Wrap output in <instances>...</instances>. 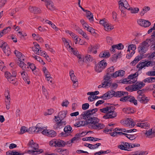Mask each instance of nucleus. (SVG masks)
Segmentation results:
<instances>
[{
	"label": "nucleus",
	"mask_w": 155,
	"mask_h": 155,
	"mask_svg": "<svg viewBox=\"0 0 155 155\" xmlns=\"http://www.w3.org/2000/svg\"><path fill=\"white\" fill-rule=\"evenodd\" d=\"M92 121V123L90 126L94 130H99L103 128L104 127V125L103 124L99 123L100 120L97 117H95Z\"/></svg>",
	"instance_id": "nucleus-1"
},
{
	"label": "nucleus",
	"mask_w": 155,
	"mask_h": 155,
	"mask_svg": "<svg viewBox=\"0 0 155 155\" xmlns=\"http://www.w3.org/2000/svg\"><path fill=\"white\" fill-rule=\"evenodd\" d=\"M49 145L55 147H63L65 145V142L60 139H53L49 142Z\"/></svg>",
	"instance_id": "nucleus-2"
},
{
	"label": "nucleus",
	"mask_w": 155,
	"mask_h": 155,
	"mask_svg": "<svg viewBox=\"0 0 155 155\" xmlns=\"http://www.w3.org/2000/svg\"><path fill=\"white\" fill-rule=\"evenodd\" d=\"M64 130V132H62L60 134L59 136L60 137H66L69 136H72L71 134L72 133L73 130L70 125H68L65 126Z\"/></svg>",
	"instance_id": "nucleus-3"
},
{
	"label": "nucleus",
	"mask_w": 155,
	"mask_h": 155,
	"mask_svg": "<svg viewBox=\"0 0 155 155\" xmlns=\"http://www.w3.org/2000/svg\"><path fill=\"white\" fill-rule=\"evenodd\" d=\"M107 64L106 61L103 59L99 63L95 64V70L98 72H100L105 68Z\"/></svg>",
	"instance_id": "nucleus-4"
},
{
	"label": "nucleus",
	"mask_w": 155,
	"mask_h": 155,
	"mask_svg": "<svg viewBox=\"0 0 155 155\" xmlns=\"http://www.w3.org/2000/svg\"><path fill=\"white\" fill-rule=\"evenodd\" d=\"M155 64V62L150 61H145L140 62L137 64V67L138 68V71L141 70L145 67L152 66Z\"/></svg>",
	"instance_id": "nucleus-5"
},
{
	"label": "nucleus",
	"mask_w": 155,
	"mask_h": 155,
	"mask_svg": "<svg viewBox=\"0 0 155 155\" xmlns=\"http://www.w3.org/2000/svg\"><path fill=\"white\" fill-rule=\"evenodd\" d=\"M81 116L83 117V118L84 119L86 120L84 121H80V123H81V124H82L81 126H84L88 124L89 127L90 128H91V126L90 125H91V123H92V121H93L92 118H90V117L87 116V115L86 116H84V112H83L81 114Z\"/></svg>",
	"instance_id": "nucleus-6"
},
{
	"label": "nucleus",
	"mask_w": 155,
	"mask_h": 155,
	"mask_svg": "<svg viewBox=\"0 0 155 155\" xmlns=\"http://www.w3.org/2000/svg\"><path fill=\"white\" fill-rule=\"evenodd\" d=\"M148 44L146 41H144L142 45L138 48L139 52L141 55H143L146 52L148 46Z\"/></svg>",
	"instance_id": "nucleus-7"
},
{
	"label": "nucleus",
	"mask_w": 155,
	"mask_h": 155,
	"mask_svg": "<svg viewBox=\"0 0 155 155\" xmlns=\"http://www.w3.org/2000/svg\"><path fill=\"white\" fill-rule=\"evenodd\" d=\"M44 128L43 127H39L38 126V124L36 127H32L29 128L28 130V132L30 134L39 133L42 132Z\"/></svg>",
	"instance_id": "nucleus-8"
},
{
	"label": "nucleus",
	"mask_w": 155,
	"mask_h": 155,
	"mask_svg": "<svg viewBox=\"0 0 155 155\" xmlns=\"http://www.w3.org/2000/svg\"><path fill=\"white\" fill-rule=\"evenodd\" d=\"M111 75L107 74L104 77V81L102 83L103 85H105V87H110L111 84V81L110 80Z\"/></svg>",
	"instance_id": "nucleus-9"
},
{
	"label": "nucleus",
	"mask_w": 155,
	"mask_h": 155,
	"mask_svg": "<svg viewBox=\"0 0 155 155\" xmlns=\"http://www.w3.org/2000/svg\"><path fill=\"white\" fill-rule=\"evenodd\" d=\"M115 92L112 90L109 91L104 94L102 96L100 97V98H103L104 100L109 99L113 97H115Z\"/></svg>",
	"instance_id": "nucleus-10"
},
{
	"label": "nucleus",
	"mask_w": 155,
	"mask_h": 155,
	"mask_svg": "<svg viewBox=\"0 0 155 155\" xmlns=\"http://www.w3.org/2000/svg\"><path fill=\"white\" fill-rule=\"evenodd\" d=\"M115 109V108L114 107V109H113V110H111L110 111V110L109 112H108L103 117V118L105 119H112L116 117L117 115V114L116 112L114 111Z\"/></svg>",
	"instance_id": "nucleus-11"
},
{
	"label": "nucleus",
	"mask_w": 155,
	"mask_h": 155,
	"mask_svg": "<svg viewBox=\"0 0 155 155\" xmlns=\"http://www.w3.org/2000/svg\"><path fill=\"white\" fill-rule=\"evenodd\" d=\"M98 109L97 108H95L92 110H89L85 111L84 112V116H87L90 117V118L91 117L92 120H93L94 118L95 117H94L93 114L97 112V111Z\"/></svg>",
	"instance_id": "nucleus-12"
},
{
	"label": "nucleus",
	"mask_w": 155,
	"mask_h": 155,
	"mask_svg": "<svg viewBox=\"0 0 155 155\" xmlns=\"http://www.w3.org/2000/svg\"><path fill=\"white\" fill-rule=\"evenodd\" d=\"M70 76L71 77V80L72 81L73 84V86L75 87H77L78 86V80L77 77L75 75L74 73V71L73 70H71L69 72Z\"/></svg>",
	"instance_id": "nucleus-13"
},
{
	"label": "nucleus",
	"mask_w": 155,
	"mask_h": 155,
	"mask_svg": "<svg viewBox=\"0 0 155 155\" xmlns=\"http://www.w3.org/2000/svg\"><path fill=\"white\" fill-rule=\"evenodd\" d=\"M41 133L42 134L50 137H54L56 136L57 134L56 132L54 130H48L43 129Z\"/></svg>",
	"instance_id": "nucleus-14"
},
{
	"label": "nucleus",
	"mask_w": 155,
	"mask_h": 155,
	"mask_svg": "<svg viewBox=\"0 0 155 155\" xmlns=\"http://www.w3.org/2000/svg\"><path fill=\"white\" fill-rule=\"evenodd\" d=\"M121 143V144L119 145L118 147L122 150H128L127 148L129 149L131 148V145H130L127 142H122Z\"/></svg>",
	"instance_id": "nucleus-15"
},
{
	"label": "nucleus",
	"mask_w": 155,
	"mask_h": 155,
	"mask_svg": "<svg viewBox=\"0 0 155 155\" xmlns=\"http://www.w3.org/2000/svg\"><path fill=\"white\" fill-rule=\"evenodd\" d=\"M137 99L140 103L144 104L147 103L149 101L145 95H138Z\"/></svg>",
	"instance_id": "nucleus-16"
},
{
	"label": "nucleus",
	"mask_w": 155,
	"mask_h": 155,
	"mask_svg": "<svg viewBox=\"0 0 155 155\" xmlns=\"http://www.w3.org/2000/svg\"><path fill=\"white\" fill-rule=\"evenodd\" d=\"M54 119L56 122V123L55 124V125L56 126V128H60L62 125H65L66 124L65 121H63L62 120H59L57 119V117L56 116L54 117Z\"/></svg>",
	"instance_id": "nucleus-17"
},
{
	"label": "nucleus",
	"mask_w": 155,
	"mask_h": 155,
	"mask_svg": "<svg viewBox=\"0 0 155 155\" xmlns=\"http://www.w3.org/2000/svg\"><path fill=\"white\" fill-rule=\"evenodd\" d=\"M145 85V84L143 83V82H137L134 85V88L133 90L136 91L141 89Z\"/></svg>",
	"instance_id": "nucleus-18"
},
{
	"label": "nucleus",
	"mask_w": 155,
	"mask_h": 155,
	"mask_svg": "<svg viewBox=\"0 0 155 155\" xmlns=\"http://www.w3.org/2000/svg\"><path fill=\"white\" fill-rule=\"evenodd\" d=\"M28 9L31 12L34 14H39L41 12V11L40 8L36 7H33L30 6Z\"/></svg>",
	"instance_id": "nucleus-19"
},
{
	"label": "nucleus",
	"mask_w": 155,
	"mask_h": 155,
	"mask_svg": "<svg viewBox=\"0 0 155 155\" xmlns=\"http://www.w3.org/2000/svg\"><path fill=\"white\" fill-rule=\"evenodd\" d=\"M46 5L47 7L51 11L54 9V7L52 2L50 0H45Z\"/></svg>",
	"instance_id": "nucleus-20"
},
{
	"label": "nucleus",
	"mask_w": 155,
	"mask_h": 155,
	"mask_svg": "<svg viewBox=\"0 0 155 155\" xmlns=\"http://www.w3.org/2000/svg\"><path fill=\"white\" fill-rule=\"evenodd\" d=\"M114 109V106H111L109 107H106L103 108L101 109L100 110L101 112L104 113H106L107 114L108 112H109L110 110V111L111 110H113V109Z\"/></svg>",
	"instance_id": "nucleus-21"
},
{
	"label": "nucleus",
	"mask_w": 155,
	"mask_h": 155,
	"mask_svg": "<svg viewBox=\"0 0 155 155\" xmlns=\"http://www.w3.org/2000/svg\"><path fill=\"white\" fill-rule=\"evenodd\" d=\"M67 111H61L59 112L57 117V119L59 120H63L66 117Z\"/></svg>",
	"instance_id": "nucleus-22"
},
{
	"label": "nucleus",
	"mask_w": 155,
	"mask_h": 155,
	"mask_svg": "<svg viewBox=\"0 0 155 155\" xmlns=\"http://www.w3.org/2000/svg\"><path fill=\"white\" fill-rule=\"evenodd\" d=\"M43 151L42 149H39V150H28L25 151V153H28L33 155H36L42 153Z\"/></svg>",
	"instance_id": "nucleus-23"
},
{
	"label": "nucleus",
	"mask_w": 155,
	"mask_h": 155,
	"mask_svg": "<svg viewBox=\"0 0 155 155\" xmlns=\"http://www.w3.org/2000/svg\"><path fill=\"white\" fill-rule=\"evenodd\" d=\"M123 111L127 114H131L134 113L133 108L128 107L124 108L123 109Z\"/></svg>",
	"instance_id": "nucleus-24"
},
{
	"label": "nucleus",
	"mask_w": 155,
	"mask_h": 155,
	"mask_svg": "<svg viewBox=\"0 0 155 155\" xmlns=\"http://www.w3.org/2000/svg\"><path fill=\"white\" fill-rule=\"evenodd\" d=\"M14 53L15 55L18 58L19 61L22 60L23 61L24 60V57L23 55H22V53L19 51L15 50L14 51Z\"/></svg>",
	"instance_id": "nucleus-25"
},
{
	"label": "nucleus",
	"mask_w": 155,
	"mask_h": 155,
	"mask_svg": "<svg viewBox=\"0 0 155 155\" xmlns=\"http://www.w3.org/2000/svg\"><path fill=\"white\" fill-rule=\"evenodd\" d=\"M143 55L141 54L140 55H138L136 57L134 60L131 62L130 64L132 65H135L139 61L142 59Z\"/></svg>",
	"instance_id": "nucleus-26"
},
{
	"label": "nucleus",
	"mask_w": 155,
	"mask_h": 155,
	"mask_svg": "<svg viewBox=\"0 0 155 155\" xmlns=\"http://www.w3.org/2000/svg\"><path fill=\"white\" fill-rule=\"evenodd\" d=\"M118 3L120 5H121V6L125 8L126 9H128L127 8L129 5L126 0H119Z\"/></svg>",
	"instance_id": "nucleus-27"
},
{
	"label": "nucleus",
	"mask_w": 155,
	"mask_h": 155,
	"mask_svg": "<svg viewBox=\"0 0 155 155\" xmlns=\"http://www.w3.org/2000/svg\"><path fill=\"white\" fill-rule=\"evenodd\" d=\"M98 48V46L97 45L93 46L91 45L90 47L88 48V51L89 52H92L94 54H96L97 53V49Z\"/></svg>",
	"instance_id": "nucleus-28"
},
{
	"label": "nucleus",
	"mask_w": 155,
	"mask_h": 155,
	"mask_svg": "<svg viewBox=\"0 0 155 155\" xmlns=\"http://www.w3.org/2000/svg\"><path fill=\"white\" fill-rule=\"evenodd\" d=\"M110 54L107 51H102L101 52L99 55V56L101 58H108L110 57Z\"/></svg>",
	"instance_id": "nucleus-29"
},
{
	"label": "nucleus",
	"mask_w": 155,
	"mask_h": 155,
	"mask_svg": "<svg viewBox=\"0 0 155 155\" xmlns=\"http://www.w3.org/2000/svg\"><path fill=\"white\" fill-rule=\"evenodd\" d=\"M145 134L147 135V137L150 138H151L155 136V134H153L152 129L147 131Z\"/></svg>",
	"instance_id": "nucleus-30"
},
{
	"label": "nucleus",
	"mask_w": 155,
	"mask_h": 155,
	"mask_svg": "<svg viewBox=\"0 0 155 155\" xmlns=\"http://www.w3.org/2000/svg\"><path fill=\"white\" fill-rule=\"evenodd\" d=\"M143 81L145 83H152L155 81V77H150L145 79Z\"/></svg>",
	"instance_id": "nucleus-31"
},
{
	"label": "nucleus",
	"mask_w": 155,
	"mask_h": 155,
	"mask_svg": "<svg viewBox=\"0 0 155 155\" xmlns=\"http://www.w3.org/2000/svg\"><path fill=\"white\" fill-rule=\"evenodd\" d=\"M137 127L146 129L147 127H148L149 124L146 122L143 123H137Z\"/></svg>",
	"instance_id": "nucleus-32"
},
{
	"label": "nucleus",
	"mask_w": 155,
	"mask_h": 155,
	"mask_svg": "<svg viewBox=\"0 0 155 155\" xmlns=\"http://www.w3.org/2000/svg\"><path fill=\"white\" fill-rule=\"evenodd\" d=\"M5 77L8 79L9 81H13V79H11L13 76L10 72L6 71L5 73Z\"/></svg>",
	"instance_id": "nucleus-33"
},
{
	"label": "nucleus",
	"mask_w": 155,
	"mask_h": 155,
	"mask_svg": "<svg viewBox=\"0 0 155 155\" xmlns=\"http://www.w3.org/2000/svg\"><path fill=\"white\" fill-rule=\"evenodd\" d=\"M129 101L131 103H133L135 105L137 104V101L135 99L134 97L132 96H130V98H129Z\"/></svg>",
	"instance_id": "nucleus-34"
},
{
	"label": "nucleus",
	"mask_w": 155,
	"mask_h": 155,
	"mask_svg": "<svg viewBox=\"0 0 155 155\" xmlns=\"http://www.w3.org/2000/svg\"><path fill=\"white\" fill-rule=\"evenodd\" d=\"M150 9V8L148 6H145L143 8L142 11L140 12V15L143 16L145 13H146L148 11H149Z\"/></svg>",
	"instance_id": "nucleus-35"
},
{
	"label": "nucleus",
	"mask_w": 155,
	"mask_h": 155,
	"mask_svg": "<svg viewBox=\"0 0 155 155\" xmlns=\"http://www.w3.org/2000/svg\"><path fill=\"white\" fill-rule=\"evenodd\" d=\"M3 49L4 53L8 56L11 54V52L10 48L7 47V48H3Z\"/></svg>",
	"instance_id": "nucleus-36"
},
{
	"label": "nucleus",
	"mask_w": 155,
	"mask_h": 155,
	"mask_svg": "<svg viewBox=\"0 0 155 155\" xmlns=\"http://www.w3.org/2000/svg\"><path fill=\"white\" fill-rule=\"evenodd\" d=\"M120 53L118 54H114L111 58V59L112 61L115 62L117 59L119 58V56H120Z\"/></svg>",
	"instance_id": "nucleus-37"
},
{
	"label": "nucleus",
	"mask_w": 155,
	"mask_h": 155,
	"mask_svg": "<svg viewBox=\"0 0 155 155\" xmlns=\"http://www.w3.org/2000/svg\"><path fill=\"white\" fill-rule=\"evenodd\" d=\"M128 10H130L131 13H137L139 11V9L138 8H129L127 9Z\"/></svg>",
	"instance_id": "nucleus-38"
},
{
	"label": "nucleus",
	"mask_w": 155,
	"mask_h": 155,
	"mask_svg": "<svg viewBox=\"0 0 155 155\" xmlns=\"http://www.w3.org/2000/svg\"><path fill=\"white\" fill-rule=\"evenodd\" d=\"M114 68L113 66H111L110 68H108L107 70V74L111 75L112 74V73L114 71Z\"/></svg>",
	"instance_id": "nucleus-39"
},
{
	"label": "nucleus",
	"mask_w": 155,
	"mask_h": 155,
	"mask_svg": "<svg viewBox=\"0 0 155 155\" xmlns=\"http://www.w3.org/2000/svg\"><path fill=\"white\" fill-rule=\"evenodd\" d=\"M7 44L6 42H4L3 41L0 40V47L3 49L4 48H7Z\"/></svg>",
	"instance_id": "nucleus-40"
},
{
	"label": "nucleus",
	"mask_w": 155,
	"mask_h": 155,
	"mask_svg": "<svg viewBox=\"0 0 155 155\" xmlns=\"http://www.w3.org/2000/svg\"><path fill=\"white\" fill-rule=\"evenodd\" d=\"M115 48L118 50H122L124 48V45L122 43H119L117 45H114Z\"/></svg>",
	"instance_id": "nucleus-41"
},
{
	"label": "nucleus",
	"mask_w": 155,
	"mask_h": 155,
	"mask_svg": "<svg viewBox=\"0 0 155 155\" xmlns=\"http://www.w3.org/2000/svg\"><path fill=\"white\" fill-rule=\"evenodd\" d=\"M85 62H86V61L88 62L91 61L93 60V57L90 55L87 54L85 56Z\"/></svg>",
	"instance_id": "nucleus-42"
},
{
	"label": "nucleus",
	"mask_w": 155,
	"mask_h": 155,
	"mask_svg": "<svg viewBox=\"0 0 155 155\" xmlns=\"http://www.w3.org/2000/svg\"><path fill=\"white\" fill-rule=\"evenodd\" d=\"M28 132V130L26 129V127L25 126H22L20 129V132L19 134H23L26 132Z\"/></svg>",
	"instance_id": "nucleus-43"
},
{
	"label": "nucleus",
	"mask_w": 155,
	"mask_h": 155,
	"mask_svg": "<svg viewBox=\"0 0 155 155\" xmlns=\"http://www.w3.org/2000/svg\"><path fill=\"white\" fill-rule=\"evenodd\" d=\"M27 64L28 65L29 68V67L31 69L32 71H34L35 70L36 67L35 64L30 62H28Z\"/></svg>",
	"instance_id": "nucleus-44"
},
{
	"label": "nucleus",
	"mask_w": 155,
	"mask_h": 155,
	"mask_svg": "<svg viewBox=\"0 0 155 155\" xmlns=\"http://www.w3.org/2000/svg\"><path fill=\"white\" fill-rule=\"evenodd\" d=\"M41 49L39 45L37 44V45H35V46L34 47L32 48V50L33 51L35 52H38Z\"/></svg>",
	"instance_id": "nucleus-45"
},
{
	"label": "nucleus",
	"mask_w": 155,
	"mask_h": 155,
	"mask_svg": "<svg viewBox=\"0 0 155 155\" xmlns=\"http://www.w3.org/2000/svg\"><path fill=\"white\" fill-rule=\"evenodd\" d=\"M115 97H120L123 95V91H117L115 92Z\"/></svg>",
	"instance_id": "nucleus-46"
},
{
	"label": "nucleus",
	"mask_w": 155,
	"mask_h": 155,
	"mask_svg": "<svg viewBox=\"0 0 155 155\" xmlns=\"http://www.w3.org/2000/svg\"><path fill=\"white\" fill-rule=\"evenodd\" d=\"M34 58H35L36 60L39 61L40 63L42 64H45V63L43 60L41 58L38 56H35L34 57Z\"/></svg>",
	"instance_id": "nucleus-47"
},
{
	"label": "nucleus",
	"mask_w": 155,
	"mask_h": 155,
	"mask_svg": "<svg viewBox=\"0 0 155 155\" xmlns=\"http://www.w3.org/2000/svg\"><path fill=\"white\" fill-rule=\"evenodd\" d=\"M133 88H134V85H130L126 87L125 88L128 91L132 92L133 91H135V90H133Z\"/></svg>",
	"instance_id": "nucleus-48"
},
{
	"label": "nucleus",
	"mask_w": 155,
	"mask_h": 155,
	"mask_svg": "<svg viewBox=\"0 0 155 155\" xmlns=\"http://www.w3.org/2000/svg\"><path fill=\"white\" fill-rule=\"evenodd\" d=\"M137 73V72L133 74H131L128 76V78L130 79L131 80H132L133 79H135V78H136V77H137L138 75V73H137V74H136Z\"/></svg>",
	"instance_id": "nucleus-49"
},
{
	"label": "nucleus",
	"mask_w": 155,
	"mask_h": 155,
	"mask_svg": "<svg viewBox=\"0 0 155 155\" xmlns=\"http://www.w3.org/2000/svg\"><path fill=\"white\" fill-rule=\"evenodd\" d=\"M130 95L128 96H125L124 97H122L120 98V101H129V98H130Z\"/></svg>",
	"instance_id": "nucleus-50"
},
{
	"label": "nucleus",
	"mask_w": 155,
	"mask_h": 155,
	"mask_svg": "<svg viewBox=\"0 0 155 155\" xmlns=\"http://www.w3.org/2000/svg\"><path fill=\"white\" fill-rule=\"evenodd\" d=\"M32 148L33 149L36 150H39L38 148L39 147V145L37 143H34L33 145H32L31 146Z\"/></svg>",
	"instance_id": "nucleus-51"
},
{
	"label": "nucleus",
	"mask_w": 155,
	"mask_h": 155,
	"mask_svg": "<svg viewBox=\"0 0 155 155\" xmlns=\"http://www.w3.org/2000/svg\"><path fill=\"white\" fill-rule=\"evenodd\" d=\"M108 22L106 21V19L105 18H104L102 20H101L100 21V24L103 25L104 27L107 24Z\"/></svg>",
	"instance_id": "nucleus-52"
},
{
	"label": "nucleus",
	"mask_w": 155,
	"mask_h": 155,
	"mask_svg": "<svg viewBox=\"0 0 155 155\" xmlns=\"http://www.w3.org/2000/svg\"><path fill=\"white\" fill-rule=\"evenodd\" d=\"M36 54H38V55H40L43 56H44L45 57H46V54L45 52L44 53H43V51H41V50H40V51L38 52H37L36 53ZM47 57H48V58L49 57V56H48V55H47Z\"/></svg>",
	"instance_id": "nucleus-53"
},
{
	"label": "nucleus",
	"mask_w": 155,
	"mask_h": 155,
	"mask_svg": "<svg viewBox=\"0 0 155 155\" xmlns=\"http://www.w3.org/2000/svg\"><path fill=\"white\" fill-rule=\"evenodd\" d=\"M105 29L106 31H111L113 29V28H111V26L108 24V23L104 26Z\"/></svg>",
	"instance_id": "nucleus-54"
},
{
	"label": "nucleus",
	"mask_w": 155,
	"mask_h": 155,
	"mask_svg": "<svg viewBox=\"0 0 155 155\" xmlns=\"http://www.w3.org/2000/svg\"><path fill=\"white\" fill-rule=\"evenodd\" d=\"M81 136H80V134H79L78 133L76 134L74 137H73L71 139L72 141L74 142V141L76 140H78L81 137Z\"/></svg>",
	"instance_id": "nucleus-55"
},
{
	"label": "nucleus",
	"mask_w": 155,
	"mask_h": 155,
	"mask_svg": "<svg viewBox=\"0 0 155 155\" xmlns=\"http://www.w3.org/2000/svg\"><path fill=\"white\" fill-rule=\"evenodd\" d=\"M150 22L148 20H145L143 23V27H147L150 25Z\"/></svg>",
	"instance_id": "nucleus-56"
},
{
	"label": "nucleus",
	"mask_w": 155,
	"mask_h": 155,
	"mask_svg": "<svg viewBox=\"0 0 155 155\" xmlns=\"http://www.w3.org/2000/svg\"><path fill=\"white\" fill-rule=\"evenodd\" d=\"M89 104L88 103H85L82 104V109L83 110H86L89 108Z\"/></svg>",
	"instance_id": "nucleus-57"
},
{
	"label": "nucleus",
	"mask_w": 155,
	"mask_h": 155,
	"mask_svg": "<svg viewBox=\"0 0 155 155\" xmlns=\"http://www.w3.org/2000/svg\"><path fill=\"white\" fill-rule=\"evenodd\" d=\"M145 20L140 19L137 20V22L140 26L143 27L144 22Z\"/></svg>",
	"instance_id": "nucleus-58"
},
{
	"label": "nucleus",
	"mask_w": 155,
	"mask_h": 155,
	"mask_svg": "<svg viewBox=\"0 0 155 155\" xmlns=\"http://www.w3.org/2000/svg\"><path fill=\"white\" fill-rule=\"evenodd\" d=\"M54 112V110L52 109H48L47 112H46L45 113V115H51L52 113H53Z\"/></svg>",
	"instance_id": "nucleus-59"
},
{
	"label": "nucleus",
	"mask_w": 155,
	"mask_h": 155,
	"mask_svg": "<svg viewBox=\"0 0 155 155\" xmlns=\"http://www.w3.org/2000/svg\"><path fill=\"white\" fill-rule=\"evenodd\" d=\"M42 89L43 90V92L44 93V94L46 98L47 99V96L48 94V92L47 91L46 89H45L44 86H42Z\"/></svg>",
	"instance_id": "nucleus-60"
},
{
	"label": "nucleus",
	"mask_w": 155,
	"mask_h": 155,
	"mask_svg": "<svg viewBox=\"0 0 155 155\" xmlns=\"http://www.w3.org/2000/svg\"><path fill=\"white\" fill-rule=\"evenodd\" d=\"M118 77H122L124 74V71L123 70H119L118 71Z\"/></svg>",
	"instance_id": "nucleus-61"
},
{
	"label": "nucleus",
	"mask_w": 155,
	"mask_h": 155,
	"mask_svg": "<svg viewBox=\"0 0 155 155\" xmlns=\"http://www.w3.org/2000/svg\"><path fill=\"white\" fill-rule=\"evenodd\" d=\"M127 137L131 140H133L136 138L135 135L129 134H128V135H127Z\"/></svg>",
	"instance_id": "nucleus-62"
},
{
	"label": "nucleus",
	"mask_w": 155,
	"mask_h": 155,
	"mask_svg": "<svg viewBox=\"0 0 155 155\" xmlns=\"http://www.w3.org/2000/svg\"><path fill=\"white\" fill-rule=\"evenodd\" d=\"M132 121V119L131 118H127L125 121V124L127 125V126H130V124Z\"/></svg>",
	"instance_id": "nucleus-63"
},
{
	"label": "nucleus",
	"mask_w": 155,
	"mask_h": 155,
	"mask_svg": "<svg viewBox=\"0 0 155 155\" xmlns=\"http://www.w3.org/2000/svg\"><path fill=\"white\" fill-rule=\"evenodd\" d=\"M146 74L150 76H155V71H148L146 73Z\"/></svg>",
	"instance_id": "nucleus-64"
}]
</instances>
